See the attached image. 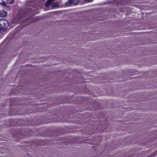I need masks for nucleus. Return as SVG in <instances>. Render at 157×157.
I'll use <instances>...</instances> for the list:
<instances>
[{"label":"nucleus","mask_w":157,"mask_h":157,"mask_svg":"<svg viewBox=\"0 0 157 157\" xmlns=\"http://www.w3.org/2000/svg\"><path fill=\"white\" fill-rule=\"evenodd\" d=\"M9 26V22L6 20L4 19H0V28L5 29Z\"/></svg>","instance_id":"nucleus-1"},{"label":"nucleus","mask_w":157,"mask_h":157,"mask_svg":"<svg viewBox=\"0 0 157 157\" xmlns=\"http://www.w3.org/2000/svg\"><path fill=\"white\" fill-rule=\"evenodd\" d=\"M7 15L6 11L4 10H0V17H5Z\"/></svg>","instance_id":"nucleus-2"},{"label":"nucleus","mask_w":157,"mask_h":157,"mask_svg":"<svg viewBox=\"0 0 157 157\" xmlns=\"http://www.w3.org/2000/svg\"><path fill=\"white\" fill-rule=\"evenodd\" d=\"M45 6L47 7L50 6L53 7H55V6L53 5L52 3L50 1H48V0L46 2Z\"/></svg>","instance_id":"nucleus-3"},{"label":"nucleus","mask_w":157,"mask_h":157,"mask_svg":"<svg viewBox=\"0 0 157 157\" xmlns=\"http://www.w3.org/2000/svg\"><path fill=\"white\" fill-rule=\"evenodd\" d=\"M72 4L71 0H69L65 4L66 6H69Z\"/></svg>","instance_id":"nucleus-4"},{"label":"nucleus","mask_w":157,"mask_h":157,"mask_svg":"<svg viewBox=\"0 0 157 157\" xmlns=\"http://www.w3.org/2000/svg\"><path fill=\"white\" fill-rule=\"evenodd\" d=\"M72 4L75 5H77L78 2V0H71Z\"/></svg>","instance_id":"nucleus-5"},{"label":"nucleus","mask_w":157,"mask_h":157,"mask_svg":"<svg viewBox=\"0 0 157 157\" xmlns=\"http://www.w3.org/2000/svg\"><path fill=\"white\" fill-rule=\"evenodd\" d=\"M14 0H7L6 2L8 4H11L13 3Z\"/></svg>","instance_id":"nucleus-6"},{"label":"nucleus","mask_w":157,"mask_h":157,"mask_svg":"<svg viewBox=\"0 0 157 157\" xmlns=\"http://www.w3.org/2000/svg\"><path fill=\"white\" fill-rule=\"evenodd\" d=\"M157 153V151H155L152 155V157H154L155 156V155H156V154Z\"/></svg>","instance_id":"nucleus-7"},{"label":"nucleus","mask_w":157,"mask_h":157,"mask_svg":"<svg viewBox=\"0 0 157 157\" xmlns=\"http://www.w3.org/2000/svg\"><path fill=\"white\" fill-rule=\"evenodd\" d=\"M6 4L5 2L2 3V6H5L6 5Z\"/></svg>","instance_id":"nucleus-8"},{"label":"nucleus","mask_w":157,"mask_h":157,"mask_svg":"<svg viewBox=\"0 0 157 157\" xmlns=\"http://www.w3.org/2000/svg\"><path fill=\"white\" fill-rule=\"evenodd\" d=\"M54 0H48V1H50L52 3H53Z\"/></svg>","instance_id":"nucleus-9"},{"label":"nucleus","mask_w":157,"mask_h":157,"mask_svg":"<svg viewBox=\"0 0 157 157\" xmlns=\"http://www.w3.org/2000/svg\"><path fill=\"white\" fill-rule=\"evenodd\" d=\"M86 1H88V2H90L92 1V0H86Z\"/></svg>","instance_id":"nucleus-10"}]
</instances>
